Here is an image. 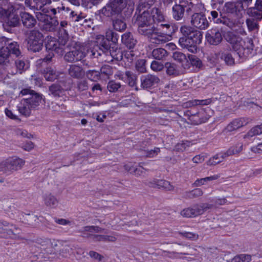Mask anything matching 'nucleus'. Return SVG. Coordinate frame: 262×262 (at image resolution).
Returning a JSON list of instances; mask_svg holds the SVG:
<instances>
[{"label":"nucleus","mask_w":262,"mask_h":262,"mask_svg":"<svg viewBox=\"0 0 262 262\" xmlns=\"http://www.w3.org/2000/svg\"><path fill=\"white\" fill-rule=\"evenodd\" d=\"M145 15L147 14H135L133 17V20L138 27V32L147 36L149 41L154 43L161 44L168 41L171 36L159 32L158 29L150 22V20L147 19V16Z\"/></svg>","instance_id":"f257e3e1"},{"label":"nucleus","mask_w":262,"mask_h":262,"mask_svg":"<svg viewBox=\"0 0 262 262\" xmlns=\"http://www.w3.org/2000/svg\"><path fill=\"white\" fill-rule=\"evenodd\" d=\"M225 39L232 45L233 49L236 52L240 58H246L253 50V40L250 38H246L243 40L241 37L229 32Z\"/></svg>","instance_id":"f03ea898"},{"label":"nucleus","mask_w":262,"mask_h":262,"mask_svg":"<svg viewBox=\"0 0 262 262\" xmlns=\"http://www.w3.org/2000/svg\"><path fill=\"white\" fill-rule=\"evenodd\" d=\"M69 42V37L67 34L59 37V41H57L55 38L51 37H48L46 42V50L49 51L46 57L42 60L44 62H49L54 57L53 51L57 53H61L63 50V46H64Z\"/></svg>","instance_id":"7ed1b4c3"},{"label":"nucleus","mask_w":262,"mask_h":262,"mask_svg":"<svg viewBox=\"0 0 262 262\" xmlns=\"http://www.w3.org/2000/svg\"><path fill=\"white\" fill-rule=\"evenodd\" d=\"M68 47L70 48V51L68 52L64 56V60L69 62H76L83 59L88 52V47L86 46L78 43L75 42L70 45L68 42Z\"/></svg>","instance_id":"20e7f679"},{"label":"nucleus","mask_w":262,"mask_h":262,"mask_svg":"<svg viewBox=\"0 0 262 262\" xmlns=\"http://www.w3.org/2000/svg\"><path fill=\"white\" fill-rule=\"evenodd\" d=\"M25 161L18 157H10L0 162V172L7 176L21 169Z\"/></svg>","instance_id":"39448f33"},{"label":"nucleus","mask_w":262,"mask_h":262,"mask_svg":"<svg viewBox=\"0 0 262 262\" xmlns=\"http://www.w3.org/2000/svg\"><path fill=\"white\" fill-rule=\"evenodd\" d=\"M43 36L38 30L29 31L27 38V47L29 50L33 52H39L42 47Z\"/></svg>","instance_id":"423d86ee"},{"label":"nucleus","mask_w":262,"mask_h":262,"mask_svg":"<svg viewBox=\"0 0 262 262\" xmlns=\"http://www.w3.org/2000/svg\"><path fill=\"white\" fill-rule=\"evenodd\" d=\"M212 207V205L208 203L196 204L183 209L180 214L183 217H194L203 214L205 211Z\"/></svg>","instance_id":"0eeeda50"},{"label":"nucleus","mask_w":262,"mask_h":262,"mask_svg":"<svg viewBox=\"0 0 262 262\" xmlns=\"http://www.w3.org/2000/svg\"><path fill=\"white\" fill-rule=\"evenodd\" d=\"M22 95H28V97L25 98L29 104L33 108H35L39 105L42 101L41 95L36 93L34 91L29 89H24L20 91Z\"/></svg>","instance_id":"6e6552de"},{"label":"nucleus","mask_w":262,"mask_h":262,"mask_svg":"<svg viewBox=\"0 0 262 262\" xmlns=\"http://www.w3.org/2000/svg\"><path fill=\"white\" fill-rule=\"evenodd\" d=\"M146 14L147 19L150 20V22L154 23H159L164 20V16L161 11L157 8H153L150 10L144 11L141 14L143 15Z\"/></svg>","instance_id":"1a4fd4ad"},{"label":"nucleus","mask_w":262,"mask_h":262,"mask_svg":"<svg viewBox=\"0 0 262 262\" xmlns=\"http://www.w3.org/2000/svg\"><path fill=\"white\" fill-rule=\"evenodd\" d=\"M36 16L39 21L44 23L48 26L47 28L50 31L54 30L55 27L58 25V21L55 18L47 16V14L41 12H37Z\"/></svg>","instance_id":"9d476101"},{"label":"nucleus","mask_w":262,"mask_h":262,"mask_svg":"<svg viewBox=\"0 0 262 262\" xmlns=\"http://www.w3.org/2000/svg\"><path fill=\"white\" fill-rule=\"evenodd\" d=\"M206 39L209 44L217 45L221 42L223 37L219 30L212 29L207 32Z\"/></svg>","instance_id":"9b49d317"},{"label":"nucleus","mask_w":262,"mask_h":262,"mask_svg":"<svg viewBox=\"0 0 262 262\" xmlns=\"http://www.w3.org/2000/svg\"><path fill=\"white\" fill-rule=\"evenodd\" d=\"M166 73L169 76L176 77L185 73V68L179 66L174 63L167 62L165 63Z\"/></svg>","instance_id":"f8f14e48"},{"label":"nucleus","mask_w":262,"mask_h":262,"mask_svg":"<svg viewBox=\"0 0 262 262\" xmlns=\"http://www.w3.org/2000/svg\"><path fill=\"white\" fill-rule=\"evenodd\" d=\"M141 86L143 89H149L158 84L160 79L156 75L147 74L141 77Z\"/></svg>","instance_id":"ddd939ff"},{"label":"nucleus","mask_w":262,"mask_h":262,"mask_svg":"<svg viewBox=\"0 0 262 262\" xmlns=\"http://www.w3.org/2000/svg\"><path fill=\"white\" fill-rule=\"evenodd\" d=\"M244 10L242 2H228L225 4L224 7V10L228 13L239 16L241 12Z\"/></svg>","instance_id":"4468645a"},{"label":"nucleus","mask_w":262,"mask_h":262,"mask_svg":"<svg viewBox=\"0 0 262 262\" xmlns=\"http://www.w3.org/2000/svg\"><path fill=\"white\" fill-rule=\"evenodd\" d=\"M192 25L199 29H205L208 27L209 23L205 15L201 13H195L192 16Z\"/></svg>","instance_id":"2eb2a0df"},{"label":"nucleus","mask_w":262,"mask_h":262,"mask_svg":"<svg viewBox=\"0 0 262 262\" xmlns=\"http://www.w3.org/2000/svg\"><path fill=\"white\" fill-rule=\"evenodd\" d=\"M210 117V115L207 114L206 110H201L196 114H191L189 119L193 124L198 125L206 122Z\"/></svg>","instance_id":"dca6fc26"},{"label":"nucleus","mask_w":262,"mask_h":262,"mask_svg":"<svg viewBox=\"0 0 262 262\" xmlns=\"http://www.w3.org/2000/svg\"><path fill=\"white\" fill-rule=\"evenodd\" d=\"M68 74L70 77L75 79L82 78L85 74L82 67L77 64H71L68 70Z\"/></svg>","instance_id":"f3484780"},{"label":"nucleus","mask_w":262,"mask_h":262,"mask_svg":"<svg viewBox=\"0 0 262 262\" xmlns=\"http://www.w3.org/2000/svg\"><path fill=\"white\" fill-rule=\"evenodd\" d=\"M179 43L182 48L187 49L190 52L194 53L197 51V46L194 44V42L191 39L188 37H182L180 38Z\"/></svg>","instance_id":"a211bd4d"},{"label":"nucleus","mask_w":262,"mask_h":262,"mask_svg":"<svg viewBox=\"0 0 262 262\" xmlns=\"http://www.w3.org/2000/svg\"><path fill=\"white\" fill-rule=\"evenodd\" d=\"M149 186L153 188L163 189L167 191L173 189V187L169 182L164 180H154L149 183Z\"/></svg>","instance_id":"6ab92c4d"},{"label":"nucleus","mask_w":262,"mask_h":262,"mask_svg":"<svg viewBox=\"0 0 262 262\" xmlns=\"http://www.w3.org/2000/svg\"><path fill=\"white\" fill-rule=\"evenodd\" d=\"M8 41V40L6 37H2L0 39V42L2 44L4 43L5 45L6 46L3 47L8 49V50L9 51V54L10 55V54L12 53L16 56H18L20 54L18 45L16 42L8 43V44H6V42Z\"/></svg>","instance_id":"aec40b11"},{"label":"nucleus","mask_w":262,"mask_h":262,"mask_svg":"<svg viewBox=\"0 0 262 262\" xmlns=\"http://www.w3.org/2000/svg\"><path fill=\"white\" fill-rule=\"evenodd\" d=\"M248 123V119H236L227 126L226 129L227 132H231L247 125Z\"/></svg>","instance_id":"412c9836"},{"label":"nucleus","mask_w":262,"mask_h":262,"mask_svg":"<svg viewBox=\"0 0 262 262\" xmlns=\"http://www.w3.org/2000/svg\"><path fill=\"white\" fill-rule=\"evenodd\" d=\"M217 55L226 65L232 67L235 64V60L231 52L221 50L217 53Z\"/></svg>","instance_id":"4be33fe9"},{"label":"nucleus","mask_w":262,"mask_h":262,"mask_svg":"<svg viewBox=\"0 0 262 262\" xmlns=\"http://www.w3.org/2000/svg\"><path fill=\"white\" fill-rule=\"evenodd\" d=\"M45 205L50 208H56L59 204L57 198L51 193H46L43 195Z\"/></svg>","instance_id":"5701e85b"},{"label":"nucleus","mask_w":262,"mask_h":262,"mask_svg":"<svg viewBox=\"0 0 262 262\" xmlns=\"http://www.w3.org/2000/svg\"><path fill=\"white\" fill-rule=\"evenodd\" d=\"M122 43L129 49H133L137 43V40L130 32H126L122 35Z\"/></svg>","instance_id":"b1692460"},{"label":"nucleus","mask_w":262,"mask_h":262,"mask_svg":"<svg viewBox=\"0 0 262 262\" xmlns=\"http://www.w3.org/2000/svg\"><path fill=\"white\" fill-rule=\"evenodd\" d=\"M96 46L103 53L107 54L110 49L109 42L107 40L103 35H98L96 37Z\"/></svg>","instance_id":"393cba45"},{"label":"nucleus","mask_w":262,"mask_h":262,"mask_svg":"<svg viewBox=\"0 0 262 262\" xmlns=\"http://www.w3.org/2000/svg\"><path fill=\"white\" fill-rule=\"evenodd\" d=\"M155 2V0H140L135 14H142L144 11L150 10V7L154 4Z\"/></svg>","instance_id":"a878e982"},{"label":"nucleus","mask_w":262,"mask_h":262,"mask_svg":"<svg viewBox=\"0 0 262 262\" xmlns=\"http://www.w3.org/2000/svg\"><path fill=\"white\" fill-rule=\"evenodd\" d=\"M22 23L27 28H32L36 24V20L34 17L29 13L24 12L20 14Z\"/></svg>","instance_id":"bb28decb"},{"label":"nucleus","mask_w":262,"mask_h":262,"mask_svg":"<svg viewBox=\"0 0 262 262\" xmlns=\"http://www.w3.org/2000/svg\"><path fill=\"white\" fill-rule=\"evenodd\" d=\"M109 3L117 15L120 14L126 6V0H110Z\"/></svg>","instance_id":"cd10ccee"},{"label":"nucleus","mask_w":262,"mask_h":262,"mask_svg":"<svg viewBox=\"0 0 262 262\" xmlns=\"http://www.w3.org/2000/svg\"><path fill=\"white\" fill-rule=\"evenodd\" d=\"M31 105L29 104L27 100L25 99L21 100L19 105L18 106V111L23 115L25 116H29L31 114V110L33 108L30 107Z\"/></svg>","instance_id":"c85d7f7f"},{"label":"nucleus","mask_w":262,"mask_h":262,"mask_svg":"<svg viewBox=\"0 0 262 262\" xmlns=\"http://www.w3.org/2000/svg\"><path fill=\"white\" fill-rule=\"evenodd\" d=\"M185 7L182 5L176 4L172 7V15L177 20L181 19L184 14Z\"/></svg>","instance_id":"c756f323"},{"label":"nucleus","mask_w":262,"mask_h":262,"mask_svg":"<svg viewBox=\"0 0 262 262\" xmlns=\"http://www.w3.org/2000/svg\"><path fill=\"white\" fill-rule=\"evenodd\" d=\"M43 74L45 79L48 81H53L57 79L58 76L56 70L52 67L46 68L43 71Z\"/></svg>","instance_id":"7c9ffc66"},{"label":"nucleus","mask_w":262,"mask_h":262,"mask_svg":"<svg viewBox=\"0 0 262 262\" xmlns=\"http://www.w3.org/2000/svg\"><path fill=\"white\" fill-rule=\"evenodd\" d=\"M113 26L115 30L120 32L124 31L126 28L124 19L120 17L113 20Z\"/></svg>","instance_id":"2f4dec72"},{"label":"nucleus","mask_w":262,"mask_h":262,"mask_svg":"<svg viewBox=\"0 0 262 262\" xmlns=\"http://www.w3.org/2000/svg\"><path fill=\"white\" fill-rule=\"evenodd\" d=\"M220 177V174H217L204 178L198 179L194 182L193 185L195 187L201 186L203 185H205L208 181L216 180Z\"/></svg>","instance_id":"473e14b6"},{"label":"nucleus","mask_w":262,"mask_h":262,"mask_svg":"<svg viewBox=\"0 0 262 262\" xmlns=\"http://www.w3.org/2000/svg\"><path fill=\"white\" fill-rule=\"evenodd\" d=\"M117 234L112 235H93V241L95 242H114L117 240Z\"/></svg>","instance_id":"72a5a7b5"},{"label":"nucleus","mask_w":262,"mask_h":262,"mask_svg":"<svg viewBox=\"0 0 262 262\" xmlns=\"http://www.w3.org/2000/svg\"><path fill=\"white\" fill-rule=\"evenodd\" d=\"M100 13L103 15L104 16L107 17H112L114 15H117L109 2L106 4L105 6L103 7L100 10Z\"/></svg>","instance_id":"f704fd0d"},{"label":"nucleus","mask_w":262,"mask_h":262,"mask_svg":"<svg viewBox=\"0 0 262 262\" xmlns=\"http://www.w3.org/2000/svg\"><path fill=\"white\" fill-rule=\"evenodd\" d=\"M6 23L10 27H16L19 24V17L14 13H10L6 20Z\"/></svg>","instance_id":"c9c22d12"},{"label":"nucleus","mask_w":262,"mask_h":262,"mask_svg":"<svg viewBox=\"0 0 262 262\" xmlns=\"http://www.w3.org/2000/svg\"><path fill=\"white\" fill-rule=\"evenodd\" d=\"M9 56L8 49L2 47L0 50V66L9 62Z\"/></svg>","instance_id":"e433bc0d"},{"label":"nucleus","mask_w":262,"mask_h":262,"mask_svg":"<svg viewBox=\"0 0 262 262\" xmlns=\"http://www.w3.org/2000/svg\"><path fill=\"white\" fill-rule=\"evenodd\" d=\"M188 38L191 39L194 42V44L197 46L201 43L202 35L200 31L194 29Z\"/></svg>","instance_id":"4c0bfd02"},{"label":"nucleus","mask_w":262,"mask_h":262,"mask_svg":"<svg viewBox=\"0 0 262 262\" xmlns=\"http://www.w3.org/2000/svg\"><path fill=\"white\" fill-rule=\"evenodd\" d=\"M152 55L154 58L162 60L167 56V52L163 48H158L152 51Z\"/></svg>","instance_id":"58836bf2"},{"label":"nucleus","mask_w":262,"mask_h":262,"mask_svg":"<svg viewBox=\"0 0 262 262\" xmlns=\"http://www.w3.org/2000/svg\"><path fill=\"white\" fill-rule=\"evenodd\" d=\"M203 191L201 189L196 188L191 191L185 192L184 197L186 199H193L201 196L203 195Z\"/></svg>","instance_id":"ea45409f"},{"label":"nucleus","mask_w":262,"mask_h":262,"mask_svg":"<svg viewBox=\"0 0 262 262\" xmlns=\"http://www.w3.org/2000/svg\"><path fill=\"white\" fill-rule=\"evenodd\" d=\"M50 92L54 97H60L63 93V89L57 84H53L49 87Z\"/></svg>","instance_id":"a19ab883"},{"label":"nucleus","mask_w":262,"mask_h":262,"mask_svg":"<svg viewBox=\"0 0 262 262\" xmlns=\"http://www.w3.org/2000/svg\"><path fill=\"white\" fill-rule=\"evenodd\" d=\"M92 227V226H85L80 230L79 232L81 233V236L84 238L92 237L93 238V235H96L93 234L94 231L91 228Z\"/></svg>","instance_id":"79ce46f5"},{"label":"nucleus","mask_w":262,"mask_h":262,"mask_svg":"<svg viewBox=\"0 0 262 262\" xmlns=\"http://www.w3.org/2000/svg\"><path fill=\"white\" fill-rule=\"evenodd\" d=\"M108 52L114 59L120 60L122 58V52L117 47H112V49H109Z\"/></svg>","instance_id":"37998d69"},{"label":"nucleus","mask_w":262,"mask_h":262,"mask_svg":"<svg viewBox=\"0 0 262 262\" xmlns=\"http://www.w3.org/2000/svg\"><path fill=\"white\" fill-rule=\"evenodd\" d=\"M247 13L249 16L253 17L257 20H260L262 18V11L254 7L250 8L247 10Z\"/></svg>","instance_id":"c03bdc74"},{"label":"nucleus","mask_w":262,"mask_h":262,"mask_svg":"<svg viewBox=\"0 0 262 262\" xmlns=\"http://www.w3.org/2000/svg\"><path fill=\"white\" fill-rule=\"evenodd\" d=\"M261 134H262V125L256 126L254 127H253L244 136V138L252 137L254 136L260 135Z\"/></svg>","instance_id":"a18cd8bd"},{"label":"nucleus","mask_w":262,"mask_h":262,"mask_svg":"<svg viewBox=\"0 0 262 262\" xmlns=\"http://www.w3.org/2000/svg\"><path fill=\"white\" fill-rule=\"evenodd\" d=\"M251 257L248 254H241L235 256L231 260L230 262H250Z\"/></svg>","instance_id":"49530a36"},{"label":"nucleus","mask_w":262,"mask_h":262,"mask_svg":"<svg viewBox=\"0 0 262 262\" xmlns=\"http://www.w3.org/2000/svg\"><path fill=\"white\" fill-rule=\"evenodd\" d=\"M188 58L191 64L193 67H195L196 68L199 69L202 67L203 64L202 61L195 56L192 55H189Z\"/></svg>","instance_id":"de8ad7c7"},{"label":"nucleus","mask_w":262,"mask_h":262,"mask_svg":"<svg viewBox=\"0 0 262 262\" xmlns=\"http://www.w3.org/2000/svg\"><path fill=\"white\" fill-rule=\"evenodd\" d=\"M64 6H63L60 3H58L55 7L51 6L50 7V11H51V16L52 15H55L57 13H61L62 11L65 10Z\"/></svg>","instance_id":"09e8293b"},{"label":"nucleus","mask_w":262,"mask_h":262,"mask_svg":"<svg viewBox=\"0 0 262 262\" xmlns=\"http://www.w3.org/2000/svg\"><path fill=\"white\" fill-rule=\"evenodd\" d=\"M105 38L108 41H111L114 43H116L118 41V35L117 33L114 32L112 30H108L106 32Z\"/></svg>","instance_id":"8fccbe9b"},{"label":"nucleus","mask_w":262,"mask_h":262,"mask_svg":"<svg viewBox=\"0 0 262 262\" xmlns=\"http://www.w3.org/2000/svg\"><path fill=\"white\" fill-rule=\"evenodd\" d=\"M121 85L119 82L111 81L107 84V89L110 92H116L121 88Z\"/></svg>","instance_id":"3c124183"},{"label":"nucleus","mask_w":262,"mask_h":262,"mask_svg":"<svg viewBox=\"0 0 262 262\" xmlns=\"http://www.w3.org/2000/svg\"><path fill=\"white\" fill-rule=\"evenodd\" d=\"M246 23L249 31H252L258 29V24L253 19L250 18L247 19Z\"/></svg>","instance_id":"603ef678"},{"label":"nucleus","mask_w":262,"mask_h":262,"mask_svg":"<svg viewBox=\"0 0 262 262\" xmlns=\"http://www.w3.org/2000/svg\"><path fill=\"white\" fill-rule=\"evenodd\" d=\"M222 162V160L220 159V155L216 154L213 157H211L207 162V165L209 166H214L217 164H219Z\"/></svg>","instance_id":"864d4df0"},{"label":"nucleus","mask_w":262,"mask_h":262,"mask_svg":"<svg viewBox=\"0 0 262 262\" xmlns=\"http://www.w3.org/2000/svg\"><path fill=\"white\" fill-rule=\"evenodd\" d=\"M192 144L188 141H182L178 143L176 146V149L179 151H183L189 147Z\"/></svg>","instance_id":"5fc2aeb1"},{"label":"nucleus","mask_w":262,"mask_h":262,"mask_svg":"<svg viewBox=\"0 0 262 262\" xmlns=\"http://www.w3.org/2000/svg\"><path fill=\"white\" fill-rule=\"evenodd\" d=\"M15 66L16 67L17 70L15 72H11V74L13 75L17 73V72L19 73H21L25 69V63L23 60H17L15 61Z\"/></svg>","instance_id":"6e6d98bb"},{"label":"nucleus","mask_w":262,"mask_h":262,"mask_svg":"<svg viewBox=\"0 0 262 262\" xmlns=\"http://www.w3.org/2000/svg\"><path fill=\"white\" fill-rule=\"evenodd\" d=\"M173 59L180 63H183L187 60L185 55L181 52H175L173 53Z\"/></svg>","instance_id":"4d7b16f0"},{"label":"nucleus","mask_w":262,"mask_h":262,"mask_svg":"<svg viewBox=\"0 0 262 262\" xmlns=\"http://www.w3.org/2000/svg\"><path fill=\"white\" fill-rule=\"evenodd\" d=\"M209 99L205 100H194L187 102L189 106H195L198 105H207L210 103Z\"/></svg>","instance_id":"13d9d810"},{"label":"nucleus","mask_w":262,"mask_h":262,"mask_svg":"<svg viewBox=\"0 0 262 262\" xmlns=\"http://www.w3.org/2000/svg\"><path fill=\"white\" fill-rule=\"evenodd\" d=\"M146 61L144 59H140L137 61L136 64V68L138 71L140 73L146 72L145 67Z\"/></svg>","instance_id":"bf43d9fd"},{"label":"nucleus","mask_w":262,"mask_h":262,"mask_svg":"<svg viewBox=\"0 0 262 262\" xmlns=\"http://www.w3.org/2000/svg\"><path fill=\"white\" fill-rule=\"evenodd\" d=\"M243 144L242 143H238L229 149L231 151L232 155H233L239 153L243 150Z\"/></svg>","instance_id":"052dcab7"},{"label":"nucleus","mask_w":262,"mask_h":262,"mask_svg":"<svg viewBox=\"0 0 262 262\" xmlns=\"http://www.w3.org/2000/svg\"><path fill=\"white\" fill-rule=\"evenodd\" d=\"M124 55L129 62H132L137 56L135 51L132 49L125 51Z\"/></svg>","instance_id":"680f3d73"},{"label":"nucleus","mask_w":262,"mask_h":262,"mask_svg":"<svg viewBox=\"0 0 262 262\" xmlns=\"http://www.w3.org/2000/svg\"><path fill=\"white\" fill-rule=\"evenodd\" d=\"M193 30L194 28L187 26H183L180 29L181 33L186 37H188Z\"/></svg>","instance_id":"e2e57ef3"},{"label":"nucleus","mask_w":262,"mask_h":262,"mask_svg":"<svg viewBox=\"0 0 262 262\" xmlns=\"http://www.w3.org/2000/svg\"><path fill=\"white\" fill-rule=\"evenodd\" d=\"M100 72L101 74H103L107 77L113 74L112 68L108 65H105L103 66L101 69Z\"/></svg>","instance_id":"0e129e2a"},{"label":"nucleus","mask_w":262,"mask_h":262,"mask_svg":"<svg viewBox=\"0 0 262 262\" xmlns=\"http://www.w3.org/2000/svg\"><path fill=\"white\" fill-rule=\"evenodd\" d=\"M151 69L154 71H160L163 68V65L160 62L153 61L150 66Z\"/></svg>","instance_id":"69168bd1"},{"label":"nucleus","mask_w":262,"mask_h":262,"mask_svg":"<svg viewBox=\"0 0 262 262\" xmlns=\"http://www.w3.org/2000/svg\"><path fill=\"white\" fill-rule=\"evenodd\" d=\"M36 8L41 9L43 6L51 4V0H33Z\"/></svg>","instance_id":"338daca9"},{"label":"nucleus","mask_w":262,"mask_h":262,"mask_svg":"<svg viewBox=\"0 0 262 262\" xmlns=\"http://www.w3.org/2000/svg\"><path fill=\"white\" fill-rule=\"evenodd\" d=\"M125 75L127 76L128 80V84L130 86H133L136 83L135 77L129 71L125 72Z\"/></svg>","instance_id":"774afa93"}]
</instances>
